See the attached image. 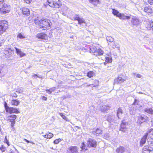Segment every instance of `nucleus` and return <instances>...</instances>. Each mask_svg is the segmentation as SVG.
<instances>
[{
	"label": "nucleus",
	"instance_id": "obj_1",
	"mask_svg": "<svg viewBox=\"0 0 153 153\" xmlns=\"http://www.w3.org/2000/svg\"><path fill=\"white\" fill-rule=\"evenodd\" d=\"M42 20L41 25H40V28H42V30H45L47 29H49L52 23L50 22V21L47 19L43 18L41 19Z\"/></svg>",
	"mask_w": 153,
	"mask_h": 153
},
{
	"label": "nucleus",
	"instance_id": "obj_2",
	"mask_svg": "<svg viewBox=\"0 0 153 153\" xmlns=\"http://www.w3.org/2000/svg\"><path fill=\"white\" fill-rule=\"evenodd\" d=\"M47 1L49 5L52 7L59 8L62 5L59 0H48Z\"/></svg>",
	"mask_w": 153,
	"mask_h": 153
},
{
	"label": "nucleus",
	"instance_id": "obj_3",
	"mask_svg": "<svg viewBox=\"0 0 153 153\" xmlns=\"http://www.w3.org/2000/svg\"><path fill=\"white\" fill-rule=\"evenodd\" d=\"M112 13L114 16L119 18L120 19H128L130 18V16H127L125 15L123 13H121L116 10L112 9Z\"/></svg>",
	"mask_w": 153,
	"mask_h": 153
},
{
	"label": "nucleus",
	"instance_id": "obj_4",
	"mask_svg": "<svg viewBox=\"0 0 153 153\" xmlns=\"http://www.w3.org/2000/svg\"><path fill=\"white\" fill-rule=\"evenodd\" d=\"M149 145L144 146L142 151V153H150L153 152V143H148Z\"/></svg>",
	"mask_w": 153,
	"mask_h": 153
},
{
	"label": "nucleus",
	"instance_id": "obj_5",
	"mask_svg": "<svg viewBox=\"0 0 153 153\" xmlns=\"http://www.w3.org/2000/svg\"><path fill=\"white\" fill-rule=\"evenodd\" d=\"M87 145L88 147L96 148L97 146V142L95 139L93 138H88L87 141Z\"/></svg>",
	"mask_w": 153,
	"mask_h": 153
},
{
	"label": "nucleus",
	"instance_id": "obj_6",
	"mask_svg": "<svg viewBox=\"0 0 153 153\" xmlns=\"http://www.w3.org/2000/svg\"><path fill=\"white\" fill-rule=\"evenodd\" d=\"M146 118L147 116L145 115H141L138 116L137 122V125L141 127L143 124L145 123Z\"/></svg>",
	"mask_w": 153,
	"mask_h": 153
},
{
	"label": "nucleus",
	"instance_id": "obj_7",
	"mask_svg": "<svg viewBox=\"0 0 153 153\" xmlns=\"http://www.w3.org/2000/svg\"><path fill=\"white\" fill-rule=\"evenodd\" d=\"M7 22L4 20H1L0 22V35L4 32L7 28Z\"/></svg>",
	"mask_w": 153,
	"mask_h": 153
},
{
	"label": "nucleus",
	"instance_id": "obj_8",
	"mask_svg": "<svg viewBox=\"0 0 153 153\" xmlns=\"http://www.w3.org/2000/svg\"><path fill=\"white\" fill-rule=\"evenodd\" d=\"M126 78L122 75H120L114 80V83L116 84H121L126 81Z\"/></svg>",
	"mask_w": 153,
	"mask_h": 153
},
{
	"label": "nucleus",
	"instance_id": "obj_9",
	"mask_svg": "<svg viewBox=\"0 0 153 153\" xmlns=\"http://www.w3.org/2000/svg\"><path fill=\"white\" fill-rule=\"evenodd\" d=\"M78 148L77 146H71L68 149L66 153H77Z\"/></svg>",
	"mask_w": 153,
	"mask_h": 153
},
{
	"label": "nucleus",
	"instance_id": "obj_10",
	"mask_svg": "<svg viewBox=\"0 0 153 153\" xmlns=\"http://www.w3.org/2000/svg\"><path fill=\"white\" fill-rule=\"evenodd\" d=\"M74 18L75 20L78 21V24L81 25L82 23H85V20L82 18L80 17L78 15H75L74 16Z\"/></svg>",
	"mask_w": 153,
	"mask_h": 153
},
{
	"label": "nucleus",
	"instance_id": "obj_11",
	"mask_svg": "<svg viewBox=\"0 0 153 153\" xmlns=\"http://www.w3.org/2000/svg\"><path fill=\"white\" fill-rule=\"evenodd\" d=\"M7 112L10 114H19L20 113V111L18 110V109L13 107H10L8 110V111H7Z\"/></svg>",
	"mask_w": 153,
	"mask_h": 153
},
{
	"label": "nucleus",
	"instance_id": "obj_12",
	"mask_svg": "<svg viewBox=\"0 0 153 153\" xmlns=\"http://www.w3.org/2000/svg\"><path fill=\"white\" fill-rule=\"evenodd\" d=\"M36 37L39 39L46 40L47 38V35L44 33H38L36 35Z\"/></svg>",
	"mask_w": 153,
	"mask_h": 153
},
{
	"label": "nucleus",
	"instance_id": "obj_13",
	"mask_svg": "<svg viewBox=\"0 0 153 153\" xmlns=\"http://www.w3.org/2000/svg\"><path fill=\"white\" fill-rule=\"evenodd\" d=\"M22 14L26 16H29L30 14V11L29 10L26 8L24 7L22 9Z\"/></svg>",
	"mask_w": 153,
	"mask_h": 153
},
{
	"label": "nucleus",
	"instance_id": "obj_14",
	"mask_svg": "<svg viewBox=\"0 0 153 153\" xmlns=\"http://www.w3.org/2000/svg\"><path fill=\"white\" fill-rule=\"evenodd\" d=\"M148 134L146 133L145 135L144 136L140 142V146H142L143 145L146 143V140L147 139Z\"/></svg>",
	"mask_w": 153,
	"mask_h": 153
},
{
	"label": "nucleus",
	"instance_id": "obj_15",
	"mask_svg": "<svg viewBox=\"0 0 153 153\" xmlns=\"http://www.w3.org/2000/svg\"><path fill=\"white\" fill-rule=\"evenodd\" d=\"M126 127V123L124 122L123 121L121 124L120 128L119 130L122 131L123 132H125L127 130Z\"/></svg>",
	"mask_w": 153,
	"mask_h": 153
},
{
	"label": "nucleus",
	"instance_id": "obj_16",
	"mask_svg": "<svg viewBox=\"0 0 153 153\" xmlns=\"http://www.w3.org/2000/svg\"><path fill=\"white\" fill-rule=\"evenodd\" d=\"M15 48L16 50V53L18 55L20 56V57L24 56L26 55L25 53L21 51V49H19L16 47H15Z\"/></svg>",
	"mask_w": 153,
	"mask_h": 153
},
{
	"label": "nucleus",
	"instance_id": "obj_17",
	"mask_svg": "<svg viewBox=\"0 0 153 153\" xmlns=\"http://www.w3.org/2000/svg\"><path fill=\"white\" fill-rule=\"evenodd\" d=\"M110 108V107L108 105H104L100 106V110L102 112L108 110Z\"/></svg>",
	"mask_w": 153,
	"mask_h": 153
},
{
	"label": "nucleus",
	"instance_id": "obj_18",
	"mask_svg": "<svg viewBox=\"0 0 153 153\" xmlns=\"http://www.w3.org/2000/svg\"><path fill=\"white\" fill-rule=\"evenodd\" d=\"M125 149L122 146H120L119 148H118L116 150L117 153H123L125 151Z\"/></svg>",
	"mask_w": 153,
	"mask_h": 153
},
{
	"label": "nucleus",
	"instance_id": "obj_19",
	"mask_svg": "<svg viewBox=\"0 0 153 153\" xmlns=\"http://www.w3.org/2000/svg\"><path fill=\"white\" fill-rule=\"evenodd\" d=\"M139 22V20L136 18H133L131 20V23L133 25H137Z\"/></svg>",
	"mask_w": 153,
	"mask_h": 153
},
{
	"label": "nucleus",
	"instance_id": "obj_20",
	"mask_svg": "<svg viewBox=\"0 0 153 153\" xmlns=\"http://www.w3.org/2000/svg\"><path fill=\"white\" fill-rule=\"evenodd\" d=\"M11 104L12 105L18 106L20 102L17 99L13 100L11 101Z\"/></svg>",
	"mask_w": 153,
	"mask_h": 153
},
{
	"label": "nucleus",
	"instance_id": "obj_21",
	"mask_svg": "<svg viewBox=\"0 0 153 153\" xmlns=\"http://www.w3.org/2000/svg\"><path fill=\"white\" fill-rule=\"evenodd\" d=\"M144 111L146 113L152 114H153V110L152 108H147L144 109Z\"/></svg>",
	"mask_w": 153,
	"mask_h": 153
},
{
	"label": "nucleus",
	"instance_id": "obj_22",
	"mask_svg": "<svg viewBox=\"0 0 153 153\" xmlns=\"http://www.w3.org/2000/svg\"><path fill=\"white\" fill-rule=\"evenodd\" d=\"M16 116L15 115H11L8 116V120L10 122L11 121H15V120L16 119Z\"/></svg>",
	"mask_w": 153,
	"mask_h": 153
},
{
	"label": "nucleus",
	"instance_id": "obj_23",
	"mask_svg": "<svg viewBox=\"0 0 153 153\" xmlns=\"http://www.w3.org/2000/svg\"><path fill=\"white\" fill-rule=\"evenodd\" d=\"M41 18L39 19H38L37 17L34 20V22L36 25H39V27H40V25H41V22L42 20L41 19Z\"/></svg>",
	"mask_w": 153,
	"mask_h": 153
},
{
	"label": "nucleus",
	"instance_id": "obj_24",
	"mask_svg": "<svg viewBox=\"0 0 153 153\" xmlns=\"http://www.w3.org/2000/svg\"><path fill=\"white\" fill-rule=\"evenodd\" d=\"M93 133L97 136L102 134V131L99 128H97L95 131H93Z\"/></svg>",
	"mask_w": 153,
	"mask_h": 153
},
{
	"label": "nucleus",
	"instance_id": "obj_25",
	"mask_svg": "<svg viewBox=\"0 0 153 153\" xmlns=\"http://www.w3.org/2000/svg\"><path fill=\"white\" fill-rule=\"evenodd\" d=\"M144 11L145 12L147 13H150L152 12V8L150 7H146L144 8Z\"/></svg>",
	"mask_w": 153,
	"mask_h": 153
},
{
	"label": "nucleus",
	"instance_id": "obj_26",
	"mask_svg": "<svg viewBox=\"0 0 153 153\" xmlns=\"http://www.w3.org/2000/svg\"><path fill=\"white\" fill-rule=\"evenodd\" d=\"M123 114V110L120 108H119L118 109V110L117 112V116L118 118L120 119V115L122 114Z\"/></svg>",
	"mask_w": 153,
	"mask_h": 153
},
{
	"label": "nucleus",
	"instance_id": "obj_27",
	"mask_svg": "<svg viewBox=\"0 0 153 153\" xmlns=\"http://www.w3.org/2000/svg\"><path fill=\"white\" fill-rule=\"evenodd\" d=\"M89 2L94 5H96L99 3V0H89Z\"/></svg>",
	"mask_w": 153,
	"mask_h": 153
},
{
	"label": "nucleus",
	"instance_id": "obj_28",
	"mask_svg": "<svg viewBox=\"0 0 153 153\" xmlns=\"http://www.w3.org/2000/svg\"><path fill=\"white\" fill-rule=\"evenodd\" d=\"M94 74V72L93 71H89L87 73V76L89 78L93 76Z\"/></svg>",
	"mask_w": 153,
	"mask_h": 153
},
{
	"label": "nucleus",
	"instance_id": "obj_29",
	"mask_svg": "<svg viewBox=\"0 0 153 153\" xmlns=\"http://www.w3.org/2000/svg\"><path fill=\"white\" fill-rule=\"evenodd\" d=\"M7 49H5L4 51V53L5 54H8L9 55H11L13 53L14 51H7Z\"/></svg>",
	"mask_w": 153,
	"mask_h": 153
},
{
	"label": "nucleus",
	"instance_id": "obj_30",
	"mask_svg": "<svg viewBox=\"0 0 153 153\" xmlns=\"http://www.w3.org/2000/svg\"><path fill=\"white\" fill-rule=\"evenodd\" d=\"M53 134L51 133H49L48 134H46L44 136L45 138L48 139H50L52 137H53Z\"/></svg>",
	"mask_w": 153,
	"mask_h": 153
},
{
	"label": "nucleus",
	"instance_id": "obj_31",
	"mask_svg": "<svg viewBox=\"0 0 153 153\" xmlns=\"http://www.w3.org/2000/svg\"><path fill=\"white\" fill-rule=\"evenodd\" d=\"M59 115L61 116V117L64 120H66L67 121H69V120L68 119L67 117L66 116L64 115L62 113H59Z\"/></svg>",
	"mask_w": 153,
	"mask_h": 153
},
{
	"label": "nucleus",
	"instance_id": "obj_32",
	"mask_svg": "<svg viewBox=\"0 0 153 153\" xmlns=\"http://www.w3.org/2000/svg\"><path fill=\"white\" fill-rule=\"evenodd\" d=\"M106 39L107 41L110 42H112L114 40V39L111 36H107Z\"/></svg>",
	"mask_w": 153,
	"mask_h": 153
},
{
	"label": "nucleus",
	"instance_id": "obj_33",
	"mask_svg": "<svg viewBox=\"0 0 153 153\" xmlns=\"http://www.w3.org/2000/svg\"><path fill=\"white\" fill-rule=\"evenodd\" d=\"M105 61L107 62L111 63L112 62V58L111 56L106 57Z\"/></svg>",
	"mask_w": 153,
	"mask_h": 153
},
{
	"label": "nucleus",
	"instance_id": "obj_34",
	"mask_svg": "<svg viewBox=\"0 0 153 153\" xmlns=\"http://www.w3.org/2000/svg\"><path fill=\"white\" fill-rule=\"evenodd\" d=\"M17 37L19 38L20 39H24L25 38V36L21 33H19L17 35Z\"/></svg>",
	"mask_w": 153,
	"mask_h": 153
},
{
	"label": "nucleus",
	"instance_id": "obj_35",
	"mask_svg": "<svg viewBox=\"0 0 153 153\" xmlns=\"http://www.w3.org/2000/svg\"><path fill=\"white\" fill-rule=\"evenodd\" d=\"M107 120V121L109 123H111L113 121V117L109 115L108 117Z\"/></svg>",
	"mask_w": 153,
	"mask_h": 153
},
{
	"label": "nucleus",
	"instance_id": "obj_36",
	"mask_svg": "<svg viewBox=\"0 0 153 153\" xmlns=\"http://www.w3.org/2000/svg\"><path fill=\"white\" fill-rule=\"evenodd\" d=\"M139 101L136 99H135L134 100V101L132 105V106H131V108H132V107H133L134 108V106L136 105H138V103H139Z\"/></svg>",
	"mask_w": 153,
	"mask_h": 153
},
{
	"label": "nucleus",
	"instance_id": "obj_37",
	"mask_svg": "<svg viewBox=\"0 0 153 153\" xmlns=\"http://www.w3.org/2000/svg\"><path fill=\"white\" fill-rule=\"evenodd\" d=\"M151 24L149 22H147V25H146V27L148 30H151Z\"/></svg>",
	"mask_w": 153,
	"mask_h": 153
},
{
	"label": "nucleus",
	"instance_id": "obj_38",
	"mask_svg": "<svg viewBox=\"0 0 153 153\" xmlns=\"http://www.w3.org/2000/svg\"><path fill=\"white\" fill-rule=\"evenodd\" d=\"M81 148L82 150H86L87 149V147L84 143H82V145L81 146Z\"/></svg>",
	"mask_w": 153,
	"mask_h": 153
},
{
	"label": "nucleus",
	"instance_id": "obj_39",
	"mask_svg": "<svg viewBox=\"0 0 153 153\" xmlns=\"http://www.w3.org/2000/svg\"><path fill=\"white\" fill-rule=\"evenodd\" d=\"M97 52L98 54L100 55H102L103 53V51L100 49H99L98 50Z\"/></svg>",
	"mask_w": 153,
	"mask_h": 153
},
{
	"label": "nucleus",
	"instance_id": "obj_40",
	"mask_svg": "<svg viewBox=\"0 0 153 153\" xmlns=\"http://www.w3.org/2000/svg\"><path fill=\"white\" fill-rule=\"evenodd\" d=\"M11 127L13 129L15 130V128L14 127V125L15 123V121H11Z\"/></svg>",
	"mask_w": 153,
	"mask_h": 153
},
{
	"label": "nucleus",
	"instance_id": "obj_41",
	"mask_svg": "<svg viewBox=\"0 0 153 153\" xmlns=\"http://www.w3.org/2000/svg\"><path fill=\"white\" fill-rule=\"evenodd\" d=\"M61 141V139H56V140H55L54 141H53V143L54 144H58L59 142H60V141Z\"/></svg>",
	"mask_w": 153,
	"mask_h": 153
},
{
	"label": "nucleus",
	"instance_id": "obj_42",
	"mask_svg": "<svg viewBox=\"0 0 153 153\" xmlns=\"http://www.w3.org/2000/svg\"><path fill=\"white\" fill-rule=\"evenodd\" d=\"M5 49H7V50H8L7 51H14V50L13 49V48H11L10 47V45H8L7 46V48H5Z\"/></svg>",
	"mask_w": 153,
	"mask_h": 153
},
{
	"label": "nucleus",
	"instance_id": "obj_43",
	"mask_svg": "<svg viewBox=\"0 0 153 153\" xmlns=\"http://www.w3.org/2000/svg\"><path fill=\"white\" fill-rule=\"evenodd\" d=\"M4 106L5 108L6 111L7 112V111H8V110L9 109L10 107L8 106L7 103H6V102H5L4 104Z\"/></svg>",
	"mask_w": 153,
	"mask_h": 153
},
{
	"label": "nucleus",
	"instance_id": "obj_44",
	"mask_svg": "<svg viewBox=\"0 0 153 153\" xmlns=\"http://www.w3.org/2000/svg\"><path fill=\"white\" fill-rule=\"evenodd\" d=\"M10 96L12 97H15L16 98L18 96L15 93L11 94L10 95Z\"/></svg>",
	"mask_w": 153,
	"mask_h": 153
},
{
	"label": "nucleus",
	"instance_id": "obj_45",
	"mask_svg": "<svg viewBox=\"0 0 153 153\" xmlns=\"http://www.w3.org/2000/svg\"><path fill=\"white\" fill-rule=\"evenodd\" d=\"M4 75L2 69H0V77L3 76Z\"/></svg>",
	"mask_w": 153,
	"mask_h": 153
},
{
	"label": "nucleus",
	"instance_id": "obj_46",
	"mask_svg": "<svg viewBox=\"0 0 153 153\" xmlns=\"http://www.w3.org/2000/svg\"><path fill=\"white\" fill-rule=\"evenodd\" d=\"M90 50L92 52H95L97 51V48L96 47H94L91 48Z\"/></svg>",
	"mask_w": 153,
	"mask_h": 153
},
{
	"label": "nucleus",
	"instance_id": "obj_47",
	"mask_svg": "<svg viewBox=\"0 0 153 153\" xmlns=\"http://www.w3.org/2000/svg\"><path fill=\"white\" fill-rule=\"evenodd\" d=\"M1 150L2 152H4L5 151V148L4 147V146L3 145H1Z\"/></svg>",
	"mask_w": 153,
	"mask_h": 153
},
{
	"label": "nucleus",
	"instance_id": "obj_48",
	"mask_svg": "<svg viewBox=\"0 0 153 153\" xmlns=\"http://www.w3.org/2000/svg\"><path fill=\"white\" fill-rule=\"evenodd\" d=\"M130 110L131 114H135V110H134V109L133 111H132V109H130Z\"/></svg>",
	"mask_w": 153,
	"mask_h": 153
},
{
	"label": "nucleus",
	"instance_id": "obj_49",
	"mask_svg": "<svg viewBox=\"0 0 153 153\" xmlns=\"http://www.w3.org/2000/svg\"><path fill=\"white\" fill-rule=\"evenodd\" d=\"M112 47H113V48H120L119 45H116L115 44H114V45H113Z\"/></svg>",
	"mask_w": 153,
	"mask_h": 153
},
{
	"label": "nucleus",
	"instance_id": "obj_50",
	"mask_svg": "<svg viewBox=\"0 0 153 153\" xmlns=\"http://www.w3.org/2000/svg\"><path fill=\"white\" fill-rule=\"evenodd\" d=\"M24 1L27 4H29L32 1L31 0H24Z\"/></svg>",
	"mask_w": 153,
	"mask_h": 153
},
{
	"label": "nucleus",
	"instance_id": "obj_51",
	"mask_svg": "<svg viewBox=\"0 0 153 153\" xmlns=\"http://www.w3.org/2000/svg\"><path fill=\"white\" fill-rule=\"evenodd\" d=\"M148 1L151 5L153 4V0H148Z\"/></svg>",
	"mask_w": 153,
	"mask_h": 153
},
{
	"label": "nucleus",
	"instance_id": "obj_52",
	"mask_svg": "<svg viewBox=\"0 0 153 153\" xmlns=\"http://www.w3.org/2000/svg\"><path fill=\"white\" fill-rule=\"evenodd\" d=\"M46 92L49 94H51L52 92L49 89H47L46 90Z\"/></svg>",
	"mask_w": 153,
	"mask_h": 153
},
{
	"label": "nucleus",
	"instance_id": "obj_53",
	"mask_svg": "<svg viewBox=\"0 0 153 153\" xmlns=\"http://www.w3.org/2000/svg\"><path fill=\"white\" fill-rule=\"evenodd\" d=\"M136 76L138 78H141L142 76L139 74H136Z\"/></svg>",
	"mask_w": 153,
	"mask_h": 153
},
{
	"label": "nucleus",
	"instance_id": "obj_54",
	"mask_svg": "<svg viewBox=\"0 0 153 153\" xmlns=\"http://www.w3.org/2000/svg\"><path fill=\"white\" fill-rule=\"evenodd\" d=\"M112 69V67L111 66H108L107 67V70H111Z\"/></svg>",
	"mask_w": 153,
	"mask_h": 153
},
{
	"label": "nucleus",
	"instance_id": "obj_55",
	"mask_svg": "<svg viewBox=\"0 0 153 153\" xmlns=\"http://www.w3.org/2000/svg\"><path fill=\"white\" fill-rule=\"evenodd\" d=\"M42 99L43 100H46L47 99V98L46 97H45V96H42Z\"/></svg>",
	"mask_w": 153,
	"mask_h": 153
},
{
	"label": "nucleus",
	"instance_id": "obj_56",
	"mask_svg": "<svg viewBox=\"0 0 153 153\" xmlns=\"http://www.w3.org/2000/svg\"><path fill=\"white\" fill-rule=\"evenodd\" d=\"M55 88H51L49 89V90L52 92V91H53L55 90Z\"/></svg>",
	"mask_w": 153,
	"mask_h": 153
},
{
	"label": "nucleus",
	"instance_id": "obj_57",
	"mask_svg": "<svg viewBox=\"0 0 153 153\" xmlns=\"http://www.w3.org/2000/svg\"><path fill=\"white\" fill-rule=\"evenodd\" d=\"M24 140L26 141V142H27V143H30L29 141L27 140L26 139H24Z\"/></svg>",
	"mask_w": 153,
	"mask_h": 153
},
{
	"label": "nucleus",
	"instance_id": "obj_58",
	"mask_svg": "<svg viewBox=\"0 0 153 153\" xmlns=\"http://www.w3.org/2000/svg\"><path fill=\"white\" fill-rule=\"evenodd\" d=\"M4 0H0V5H1L4 2Z\"/></svg>",
	"mask_w": 153,
	"mask_h": 153
},
{
	"label": "nucleus",
	"instance_id": "obj_59",
	"mask_svg": "<svg viewBox=\"0 0 153 153\" xmlns=\"http://www.w3.org/2000/svg\"><path fill=\"white\" fill-rule=\"evenodd\" d=\"M22 92V91H19V90L18 89L16 91V92L18 93H21Z\"/></svg>",
	"mask_w": 153,
	"mask_h": 153
},
{
	"label": "nucleus",
	"instance_id": "obj_60",
	"mask_svg": "<svg viewBox=\"0 0 153 153\" xmlns=\"http://www.w3.org/2000/svg\"><path fill=\"white\" fill-rule=\"evenodd\" d=\"M33 76H37V77H39V78H41V77H40V76H38L37 74H34V75H33Z\"/></svg>",
	"mask_w": 153,
	"mask_h": 153
},
{
	"label": "nucleus",
	"instance_id": "obj_61",
	"mask_svg": "<svg viewBox=\"0 0 153 153\" xmlns=\"http://www.w3.org/2000/svg\"><path fill=\"white\" fill-rule=\"evenodd\" d=\"M151 122L152 125V126H153V118L152 119V120L151 121Z\"/></svg>",
	"mask_w": 153,
	"mask_h": 153
},
{
	"label": "nucleus",
	"instance_id": "obj_62",
	"mask_svg": "<svg viewBox=\"0 0 153 153\" xmlns=\"http://www.w3.org/2000/svg\"><path fill=\"white\" fill-rule=\"evenodd\" d=\"M95 83H97L98 84V82H99L97 80H95Z\"/></svg>",
	"mask_w": 153,
	"mask_h": 153
},
{
	"label": "nucleus",
	"instance_id": "obj_63",
	"mask_svg": "<svg viewBox=\"0 0 153 153\" xmlns=\"http://www.w3.org/2000/svg\"><path fill=\"white\" fill-rule=\"evenodd\" d=\"M6 143L8 146H9L10 144H9V142H8V141H7L6 142Z\"/></svg>",
	"mask_w": 153,
	"mask_h": 153
},
{
	"label": "nucleus",
	"instance_id": "obj_64",
	"mask_svg": "<svg viewBox=\"0 0 153 153\" xmlns=\"http://www.w3.org/2000/svg\"><path fill=\"white\" fill-rule=\"evenodd\" d=\"M151 28H152V30L153 31V24L152 25Z\"/></svg>",
	"mask_w": 153,
	"mask_h": 153
}]
</instances>
